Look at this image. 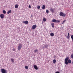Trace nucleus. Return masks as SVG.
<instances>
[{
    "label": "nucleus",
    "mask_w": 73,
    "mask_h": 73,
    "mask_svg": "<svg viewBox=\"0 0 73 73\" xmlns=\"http://www.w3.org/2000/svg\"><path fill=\"white\" fill-rule=\"evenodd\" d=\"M68 59H69V57H67L65 59L64 63L66 65H68Z\"/></svg>",
    "instance_id": "1"
},
{
    "label": "nucleus",
    "mask_w": 73,
    "mask_h": 73,
    "mask_svg": "<svg viewBox=\"0 0 73 73\" xmlns=\"http://www.w3.org/2000/svg\"><path fill=\"white\" fill-rule=\"evenodd\" d=\"M1 71L2 73H7V71L4 69H1Z\"/></svg>",
    "instance_id": "2"
},
{
    "label": "nucleus",
    "mask_w": 73,
    "mask_h": 73,
    "mask_svg": "<svg viewBox=\"0 0 73 73\" xmlns=\"http://www.w3.org/2000/svg\"><path fill=\"white\" fill-rule=\"evenodd\" d=\"M18 47V50H20L21 48H22V44H19Z\"/></svg>",
    "instance_id": "3"
},
{
    "label": "nucleus",
    "mask_w": 73,
    "mask_h": 73,
    "mask_svg": "<svg viewBox=\"0 0 73 73\" xmlns=\"http://www.w3.org/2000/svg\"><path fill=\"white\" fill-rule=\"evenodd\" d=\"M59 15L60 16H63V17H65L66 16V14L63 13L62 12L60 13Z\"/></svg>",
    "instance_id": "4"
},
{
    "label": "nucleus",
    "mask_w": 73,
    "mask_h": 73,
    "mask_svg": "<svg viewBox=\"0 0 73 73\" xmlns=\"http://www.w3.org/2000/svg\"><path fill=\"white\" fill-rule=\"evenodd\" d=\"M36 27V25H33L32 26V29H35Z\"/></svg>",
    "instance_id": "5"
},
{
    "label": "nucleus",
    "mask_w": 73,
    "mask_h": 73,
    "mask_svg": "<svg viewBox=\"0 0 73 73\" xmlns=\"http://www.w3.org/2000/svg\"><path fill=\"white\" fill-rule=\"evenodd\" d=\"M34 69H36V70H37L38 69V67L36 65L34 66Z\"/></svg>",
    "instance_id": "6"
},
{
    "label": "nucleus",
    "mask_w": 73,
    "mask_h": 73,
    "mask_svg": "<svg viewBox=\"0 0 73 73\" xmlns=\"http://www.w3.org/2000/svg\"><path fill=\"white\" fill-rule=\"evenodd\" d=\"M0 16L1 19H3L4 17V15L3 14H1Z\"/></svg>",
    "instance_id": "7"
},
{
    "label": "nucleus",
    "mask_w": 73,
    "mask_h": 73,
    "mask_svg": "<svg viewBox=\"0 0 73 73\" xmlns=\"http://www.w3.org/2000/svg\"><path fill=\"white\" fill-rule=\"evenodd\" d=\"M23 24H28V21H23Z\"/></svg>",
    "instance_id": "8"
},
{
    "label": "nucleus",
    "mask_w": 73,
    "mask_h": 73,
    "mask_svg": "<svg viewBox=\"0 0 73 73\" xmlns=\"http://www.w3.org/2000/svg\"><path fill=\"white\" fill-rule=\"evenodd\" d=\"M67 38L68 39H69V38H70V35H69V33H68V36H67Z\"/></svg>",
    "instance_id": "9"
},
{
    "label": "nucleus",
    "mask_w": 73,
    "mask_h": 73,
    "mask_svg": "<svg viewBox=\"0 0 73 73\" xmlns=\"http://www.w3.org/2000/svg\"><path fill=\"white\" fill-rule=\"evenodd\" d=\"M50 11L52 12H54V9H53V8H51L50 9Z\"/></svg>",
    "instance_id": "10"
},
{
    "label": "nucleus",
    "mask_w": 73,
    "mask_h": 73,
    "mask_svg": "<svg viewBox=\"0 0 73 73\" xmlns=\"http://www.w3.org/2000/svg\"><path fill=\"white\" fill-rule=\"evenodd\" d=\"M54 33H51L50 34V36H51L52 37L54 36Z\"/></svg>",
    "instance_id": "11"
},
{
    "label": "nucleus",
    "mask_w": 73,
    "mask_h": 73,
    "mask_svg": "<svg viewBox=\"0 0 73 73\" xmlns=\"http://www.w3.org/2000/svg\"><path fill=\"white\" fill-rule=\"evenodd\" d=\"M14 60V59L11 58V61L12 63H13V64L14 63V62H15Z\"/></svg>",
    "instance_id": "12"
},
{
    "label": "nucleus",
    "mask_w": 73,
    "mask_h": 73,
    "mask_svg": "<svg viewBox=\"0 0 73 73\" xmlns=\"http://www.w3.org/2000/svg\"><path fill=\"white\" fill-rule=\"evenodd\" d=\"M68 63H69V64H70V63H71L72 61H71V60H70V59H69L68 60Z\"/></svg>",
    "instance_id": "13"
},
{
    "label": "nucleus",
    "mask_w": 73,
    "mask_h": 73,
    "mask_svg": "<svg viewBox=\"0 0 73 73\" xmlns=\"http://www.w3.org/2000/svg\"><path fill=\"white\" fill-rule=\"evenodd\" d=\"M51 25L52 28H54V24L53 23H51Z\"/></svg>",
    "instance_id": "14"
},
{
    "label": "nucleus",
    "mask_w": 73,
    "mask_h": 73,
    "mask_svg": "<svg viewBox=\"0 0 73 73\" xmlns=\"http://www.w3.org/2000/svg\"><path fill=\"white\" fill-rule=\"evenodd\" d=\"M45 8V6L44 5H42V9H44Z\"/></svg>",
    "instance_id": "15"
},
{
    "label": "nucleus",
    "mask_w": 73,
    "mask_h": 73,
    "mask_svg": "<svg viewBox=\"0 0 73 73\" xmlns=\"http://www.w3.org/2000/svg\"><path fill=\"white\" fill-rule=\"evenodd\" d=\"M11 12H12V10H9L7 12V14H9V13H11Z\"/></svg>",
    "instance_id": "16"
},
{
    "label": "nucleus",
    "mask_w": 73,
    "mask_h": 73,
    "mask_svg": "<svg viewBox=\"0 0 73 73\" xmlns=\"http://www.w3.org/2000/svg\"><path fill=\"white\" fill-rule=\"evenodd\" d=\"M56 59H54L52 61V62L53 64H56Z\"/></svg>",
    "instance_id": "17"
},
{
    "label": "nucleus",
    "mask_w": 73,
    "mask_h": 73,
    "mask_svg": "<svg viewBox=\"0 0 73 73\" xmlns=\"http://www.w3.org/2000/svg\"><path fill=\"white\" fill-rule=\"evenodd\" d=\"M18 7H19V5H18L16 4L15 5V8H17Z\"/></svg>",
    "instance_id": "18"
},
{
    "label": "nucleus",
    "mask_w": 73,
    "mask_h": 73,
    "mask_svg": "<svg viewBox=\"0 0 73 73\" xmlns=\"http://www.w3.org/2000/svg\"><path fill=\"white\" fill-rule=\"evenodd\" d=\"M56 22V19H53L52 20V22H53L54 23Z\"/></svg>",
    "instance_id": "19"
},
{
    "label": "nucleus",
    "mask_w": 73,
    "mask_h": 73,
    "mask_svg": "<svg viewBox=\"0 0 73 73\" xmlns=\"http://www.w3.org/2000/svg\"><path fill=\"white\" fill-rule=\"evenodd\" d=\"M71 38H72V42H73V35H72L71 36Z\"/></svg>",
    "instance_id": "20"
},
{
    "label": "nucleus",
    "mask_w": 73,
    "mask_h": 73,
    "mask_svg": "<svg viewBox=\"0 0 73 73\" xmlns=\"http://www.w3.org/2000/svg\"><path fill=\"white\" fill-rule=\"evenodd\" d=\"M43 21H44V22H45V21H46V19H45V18H44L43 19Z\"/></svg>",
    "instance_id": "21"
},
{
    "label": "nucleus",
    "mask_w": 73,
    "mask_h": 73,
    "mask_svg": "<svg viewBox=\"0 0 73 73\" xmlns=\"http://www.w3.org/2000/svg\"><path fill=\"white\" fill-rule=\"evenodd\" d=\"M25 68L26 69H28V67L26 66H25Z\"/></svg>",
    "instance_id": "22"
},
{
    "label": "nucleus",
    "mask_w": 73,
    "mask_h": 73,
    "mask_svg": "<svg viewBox=\"0 0 73 73\" xmlns=\"http://www.w3.org/2000/svg\"><path fill=\"white\" fill-rule=\"evenodd\" d=\"M38 52V50H34V52H35V53H36V52Z\"/></svg>",
    "instance_id": "23"
},
{
    "label": "nucleus",
    "mask_w": 73,
    "mask_h": 73,
    "mask_svg": "<svg viewBox=\"0 0 73 73\" xmlns=\"http://www.w3.org/2000/svg\"><path fill=\"white\" fill-rule=\"evenodd\" d=\"M3 13L4 14H5V13H6V11L5 10H3Z\"/></svg>",
    "instance_id": "24"
},
{
    "label": "nucleus",
    "mask_w": 73,
    "mask_h": 73,
    "mask_svg": "<svg viewBox=\"0 0 73 73\" xmlns=\"http://www.w3.org/2000/svg\"><path fill=\"white\" fill-rule=\"evenodd\" d=\"M60 21L58 20H56V23H60Z\"/></svg>",
    "instance_id": "25"
},
{
    "label": "nucleus",
    "mask_w": 73,
    "mask_h": 73,
    "mask_svg": "<svg viewBox=\"0 0 73 73\" xmlns=\"http://www.w3.org/2000/svg\"><path fill=\"white\" fill-rule=\"evenodd\" d=\"M65 21H66V20H64L63 21L62 23V24H64V23H65Z\"/></svg>",
    "instance_id": "26"
},
{
    "label": "nucleus",
    "mask_w": 73,
    "mask_h": 73,
    "mask_svg": "<svg viewBox=\"0 0 73 73\" xmlns=\"http://www.w3.org/2000/svg\"><path fill=\"white\" fill-rule=\"evenodd\" d=\"M37 8L38 9H40V6L39 5L37 7Z\"/></svg>",
    "instance_id": "27"
},
{
    "label": "nucleus",
    "mask_w": 73,
    "mask_h": 73,
    "mask_svg": "<svg viewBox=\"0 0 73 73\" xmlns=\"http://www.w3.org/2000/svg\"><path fill=\"white\" fill-rule=\"evenodd\" d=\"M46 12L47 13H49V11L48 10H46Z\"/></svg>",
    "instance_id": "28"
},
{
    "label": "nucleus",
    "mask_w": 73,
    "mask_h": 73,
    "mask_svg": "<svg viewBox=\"0 0 73 73\" xmlns=\"http://www.w3.org/2000/svg\"><path fill=\"white\" fill-rule=\"evenodd\" d=\"M48 45H46L45 46V48H48Z\"/></svg>",
    "instance_id": "29"
},
{
    "label": "nucleus",
    "mask_w": 73,
    "mask_h": 73,
    "mask_svg": "<svg viewBox=\"0 0 73 73\" xmlns=\"http://www.w3.org/2000/svg\"><path fill=\"white\" fill-rule=\"evenodd\" d=\"M71 58H73V53L71 54Z\"/></svg>",
    "instance_id": "30"
},
{
    "label": "nucleus",
    "mask_w": 73,
    "mask_h": 73,
    "mask_svg": "<svg viewBox=\"0 0 73 73\" xmlns=\"http://www.w3.org/2000/svg\"><path fill=\"white\" fill-rule=\"evenodd\" d=\"M29 8H31V5H29Z\"/></svg>",
    "instance_id": "31"
},
{
    "label": "nucleus",
    "mask_w": 73,
    "mask_h": 73,
    "mask_svg": "<svg viewBox=\"0 0 73 73\" xmlns=\"http://www.w3.org/2000/svg\"><path fill=\"white\" fill-rule=\"evenodd\" d=\"M55 73H60V72L58 71L56 72Z\"/></svg>",
    "instance_id": "32"
},
{
    "label": "nucleus",
    "mask_w": 73,
    "mask_h": 73,
    "mask_svg": "<svg viewBox=\"0 0 73 73\" xmlns=\"http://www.w3.org/2000/svg\"><path fill=\"white\" fill-rule=\"evenodd\" d=\"M13 51H15V48H13Z\"/></svg>",
    "instance_id": "33"
},
{
    "label": "nucleus",
    "mask_w": 73,
    "mask_h": 73,
    "mask_svg": "<svg viewBox=\"0 0 73 73\" xmlns=\"http://www.w3.org/2000/svg\"><path fill=\"white\" fill-rule=\"evenodd\" d=\"M42 23H43V22H42Z\"/></svg>",
    "instance_id": "34"
},
{
    "label": "nucleus",
    "mask_w": 73,
    "mask_h": 73,
    "mask_svg": "<svg viewBox=\"0 0 73 73\" xmlns=\"http://www.w3.org/2000/svg\"><path fill=\"white\" fill-rule=\"evenodd\" d=\"M31 17H32V15Z\"/></svg>",
    "instance_id": "35"
}]
</instances>
